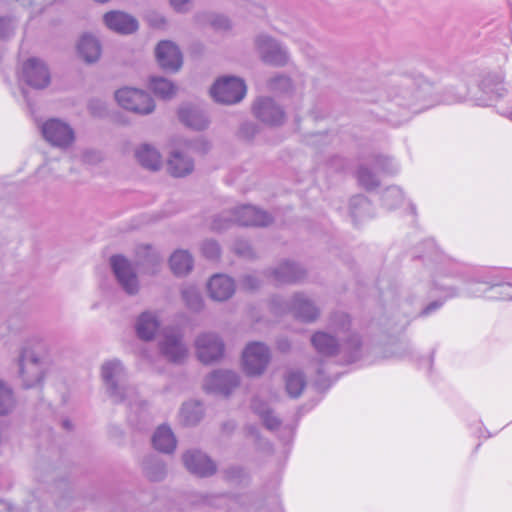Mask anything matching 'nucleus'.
<instances>
[{"mask_svg": "<svg viewBox=\"0 0 512 512\" xmlns=\"http://www.w3.org/2000/svg\"><path fill=\"white\" fill-rule=\"evenodd\" d=\"M169 265L175 275L184 276L192 270L193 258L187 250L178 249L170 256Z\"/></svg>", "mask_w": 512, "mask_h": 512, "instance_id": "obj_29", "label": "nucleus"}, {"mask_svg": "<svg viewBox=\"0 0 512 512\" xmlns=\"http://www.w3.org/2000/svg\"><path fill=\"white\" fill-rule=\"evenodd\" d=\"M137 161L146 169L156 171L162 166V157L159 151L149 145L142 144L135 150Z\"/></svg>", "mask_w": 512, "mask_h": 512, "instance_id": "obj_26", "label": "nucleus"}, {"mask_svg": "<svg viewBox=\"0 0 512 512\" xmlns=\"http://www.w3.org/2000/svg\"><path fill=\"white\" fill-rule=\"evenodd\" d=\"M241 135L246 139H252L257 133V127L253 123H244L240 129Z\"/></svg>", "mask_w": 512, "mask_h": 512, "instance_id": "obj_44", "label": "nucleus"}, {"mask_svg": "<svg viewBox=\"0 0 512 512\" xmlns=\"http://www.w3.org/2000/svg\"><path fill=\"white\" fill-rule=\"evenodd\" d=\"M284 383L287 394L291 398H297L306 386V379L300 370L289 369L284 375Z\"/></svg>", "mask_w": 512, "mask_h": 512, "instance_id": "obj_31", "label": "nucleus"}, {"mask_svg": "<svg viewBox=\"0 0 512 512\" xmlns=\"http://www.w3.org/2000/svg\"><path fill=\"white\" fill-rule=\"evenodd\" d=\"M96 2H99V3H105L107 2L108 0H95Z\"/></svg>", "mask_w": 512, "mask_h": 512, "instance_id": "obj_53", "label": "nucleus"}, {"mask_svg": "<svg viewBox=\"0 0 512 512\" xmlns=\"http://www.w3.org/2000/svg\"><path fill=\"white\" fill-rule=\"evenodd\" d=\"M210 94L216 102L235 104L240 102L246 94L244 81L235 76L219 78L210 89Z\"/></svg>", "mask_w": 512, "mask_h": 512, "instance_id": "obj_8", "label": "nucleus"}, {"mask_svg": "<svg viewBox=\"0 0 512 512\" xmlns=\"http://www.w3.org/2000/svg\"><path fill=\"white\" fill-rule=\"evenodd\" d=\"M254 47L260 59L266 64L283 67L290 61L287 48L266 33L255 36Z\"/></svg>", "mask_w": 512, "mask_h": 512, "instance_id": "obj_5", "label": "nucleus"}, {"mask_svg": "<svg viewBox=\"0 0 512 512\" xmlns=\"http://www.w3.org/2000/svg\"><path fill=\"white\" fill-rule=\"evenodd\" d=\"M245 5H246L247 7H254V6H255L252 2H250V1H248V0H245Z\"/></svg>", "mask_w": 512, "mask_h": 512, "instance_id": "obj_52", "label": "nucleus"}, {"mask_svg": "<svg viewBox=\"0 0 512 512\" xmlns=\"http://www.w3.org/2000/svg\"><path fill=\"white\" fill-rule=\"evenodd\" d=\"M390 161L388 158H380L377 160V163L376 165L378 167H381L383 170H385L386 172H389V173H392V172H395L397 170V168L391 164V167L390 166H386L384 163Z\"/></svg>", "mask_w": 512, "mask_h": 512, "instance_id": "obj_46", "label": "nucleus"}, {"mask_svg": "<svg viewBox=\"0 0 512 512\" xmlns=\"http://www.w3.org/2000/svg\"><path fill=\"white\" fill-rule=\"evenodd\" d=\"M207 290L211 299L215 301H226L235 292L234 280L224 274L212 276L207 284Z\"/></svg>", "mask_w": 512, "mask_h": 512, "instance_id": "obj_21", "label": "nucleus"}, {"mask_svg": "<svg viewBox=\"0 0 512 512\" xmlns=\"http://www.w3.org/2000/svg\"><path fill=\"white\" fill-rule=\"evenodd\" d=\"M155 55L159 66L166 71L177 72L182 67V54L178 46L171 41L159 42Z\"/></svg>", "mask_w": 512, "mask_h": 512, "instance_id": "obj_16", "label": "nucleus"}, {"mask_svg": "<svg viewBox=\"0 0 512 512\" xmlns=\"http://www.w3.org/2000/svg\"><path fill=\"white\" fill-rule=\"evenodd\" d=\"M160 354L172 363L180 364L188 356V347L180 330L172 327L164 328L158 339Z\"/></svg>", "mask_w": 512, "mask_h": 512, "instance_id": "obj_6", "label": "nucleus"}, {"mask_svg": "<svg viewBox=\"0 0 512 512\" xmlns=\"http://www.w3.org/2000/svg\"><path fill=\"white\" fill-rule=\"evenodd\" d=\"M251 409L259 416L267 429L275 430L280 426L281 422L274 415L270 403L267 402V395L264 393H260L252 399Z\"/></svg>", "mask_w": 512, "mask_h": 512, "instance_id": "obj_23", "label": "nucleus"}, {"mask_svg": "<svg viewBox=\"0 0 512 512\" xmlns=\"http://www.w3.org/2000/svg\"><path fill=\"white\" fill-rule=\"evenodd\" d=\"M194 347L198 360L203 364L217 362L224 356V342L214 332L200 333L195 339Z\"/></svg>", "mask_w": 512, "mask_h": 512, "instance_id": "obj_9", "label": "nucleus"}, {"mask_svg": "<svg viewBox=\"0 0 512 512\" xmlns=\"http://www.w3.org/2000/svg\"><path fill=\"white\" fill-rule=\"evenodd\" d=\"M105 25L119 34H131L138 29V21L121 11H110L103 16Z\"/></svg>", "mask_w": 512, "mask_h": 512, "instance_id": "obj_20", "label": "nucleus"}, {"mask_svg": "<svg viewBox=\"0 0 512 512\" xmlns=\"http://www.w3.org/2000/svg\"><path fill=\"white\" fill-rule=\"evenodd\" d=\"M179 117L185 125L195 130H204L209 125V118L205 111L192 105L182 106Z\"/></svg>", "mask_w": 512, "mask_h": 512, "instance_id": "obj_24", "label": "nucleus"}, {"mask_svg": "<svg viewBox=\"0 0 512 512\" xmlns=\"http://www.w3.org/2000/svg\"><path fill=\"white\" fill-rule=\"evenodd\" d=\"M14 30V23L10 18H0V38L9 37Z\"/></svg>", "mask_w": 512, "mask_h": 512, "instance_id": "obj_43", "label": "nucleus"}, {"mask_svg": "<svg viewBox=\"0 0 512 512\" xmlns=\"http://www.w3.org/2000/svg\"><path fill=\"white\" fill-rule=\"evenodd\" d=\"M306 276V271L297 263L284 261L271 271V277L279 284L296 283Z\"/></svg>", "mask_w": 512, "mask_h": 512, "instance_id": "obj_22", "label": "nucleus"}, {"mask_svg": "<svg viewBox=\"0 0 512 512\" xmlns=\"http://www.w3.org/2000/svg\"><path fill=\"white\" fill-rule=\"evenodd\" d=\"M441 305H442V302H439V301L432 302L431 304H429L428 306H426L423 309L422 314L423 315H428L432 311H434V310L438 309L439 307H441Z\"/></svg>", "mask_w": 512, "mask_h": 512, "instance_id": "obj_47", "label": "nucleus"}, {"mask_svg": "<svg viewBox=\"0 0 512 512\" xmlns=\"http://www.w3.org/2000/svg\"><path fill=\"white\" fill-rule=\"evenodd\" d=\"M40 129L44 139L48 143L61 149L70 147L75 140V133L72 127L57 118H51L45 121Z\"/></svg>", "mask_w": 512, "mask_h": 512, "instance_id": "obj_11", "label": "nucleus"}, {"mask_svg": "<svg viewBox=\"0 0 512 512\" xmlns=\"http://www.w3.org/2000/svg\"><path fill=\"white\" fill-rule=\"evenodd\" d=\"M211 25L215 29L228 30L231 28L230 20L224 15H213L210 19Z\"/></svg>", "mask_w": 512, "mask_h": 512, "instance_id": "obj_42", "label": "nucleus"}, {"mask_svg": "<svg viewBox=\"0 0 512 512\" xmlns=\"http://www.w3.org/2000/svg\"><path fill=\"white\" fill-rule=\"evenodd\" d=\"M170 3L175 10L183 12L188 10L190 0H170Z\"/></svg>", "mask_w": 512, "mask_h": 512, "instance_id": "obj_45", "label": "nucleus"}, {"mask_svg": "<svg viewBox=\"0 0 512 512\" xmlns=\"http://www.w3.org/2000/svg\"><path fill=\"white\" fill-rule=\"evenodd\" d=\"M160 328L159 316L156 312H142L135 320L134 329L137 337L142 341H152Z\"/></svg>", "mask_w": 512, "mask_h": 512, "instance_id": "obj_19", "label": "nucleus"}, {"mask_svg": "<svg viewBox=\"0 0 512 512\" xmlns=\"http://www.w3.org/2000/svg\"><path fill=\"white\" fill-rule=\"evenodd\" d=\"M183 463L192 474L207 477L216 471L215 463L199 450H188L182 456Z\"/></svg>", "mask_w": 512, "mask_h": 512, "instance_id": "obj_17", "label": "nucleus"}, {"mask_svg": "<svg viewBox=\"0 0 512 512\" xmlns=\"http://www.w3.org/2000/svg\"><path fill=\"white\" fill-rule=\"evenodd\" d=\"M51 346L40 337L28 338L19 348L15 360L17 377L25 389L38 388L44 383L50 364Z\"/></svg>", "mask_w": 512, "mask_h": 512, "instance_id": "obj_1", "label": "nucleus"}, {"mask_svg": "<svg viewBox=\"0 0 512 512\" xmlns=\"http://www.w3.org/2000/svg\"><path fill=\"white\" fill-rule=\"evenodd\" d=\"M350 214L355 220H362L372 216L371 203L363 195L351 198L349 203Z\"/></svg>", "mask_w": 512, "mask_h": 512, "instance_id": "obj_33", "label": "nucleus"}, {"mask_svg": "<svg viewBox=\"0 0 512 512\" xmlns=\"http://www.w3.org/2000/svg\"><path fill=\"white\" fill-rule=\"evenodd\" d=\"M110 265L121 288L129 295L139 291V281L131 263L121 255L110 258Z\"/></svg>", "mask_w": 512, "mask_h": 512, "instance_id": "obj_13", "label": "nucleus"}, {"mask_svg": "<svg viewBox=\"0 0 512 512\" xmlns=\"http://www.w3.org/2000/svg\"><path fill=\"white\" fill-rule=\"evenodd\" d=\"M146 476L152 481H160L166 475L164 463L157 458H149L144 462Z\"/></svg>", "mask_w": 512, "mask_h": 512, "instance_id": "obj_35", "label": "nucleus"}, {"mask_svg": "<svg viewBox=\"0 0 512 512\" xmlns=\"http://www.w3.org/2000/svg\"><path fill=\"white\" fill-rule=\"evenodd\" d=\"M101 51V44L95 36L85 34L80 38L78 52L85 62L94 63L99 60Z\"/></svg>", "mask_w": 512, "mask_h": 512, "instance_id": "obj_27", "label": "nucleus"}, {"mask_svg": "<svg viewBox=\"0 0 512 512\" xmlns=\"http://www.w3.org/2000/svg\"><path fill=\"white\" fill-rule=\"evenodd\" d=\"M236 251H237V253H239L242 256H250L251 255V249L247 244H243V248L240 246L237 247Z\"/></svg>", "mask_w": 512, "mask_h": 512, "instance_id": "obj_48", "label": "nucleus"}, {"mask_svg": "<svg viewBox=\"0 0 512 512\" xmlns=\"http://www.w3.org/2000/svg\"><path fill=\"white\" fill-rule=\"evenodd\" d=\"M118 104L126 110L147 115L154 111L155 103L151 96L143 90L124 87L115 92Z\"/></svg>", "mask_w": 512, "mask_h": 512, "instance_id": "obj_7", "label": "nucleus"}, {"mask_svg": "<svg viewBox=\"0 0 512 512\" xmlns=\"http://www.w3.org/2000/svg\"><path fill=\"white\" fill-rule=\"evenodd\" d=\"M17 399L12 386L0 379V416H6L16 408Z\"/></svg>", "mask_w": 512, "mask_h": 512, "instance_id": "obj_32", "label": "nucleus"}, {"mask_svg": "<svg viewBox=\"0 0 512 512\" xmlns=\"http://www.w3.org/2000/svg\"><path fill=\"white\" fill-rule=\"evenodd\" d=\"M271 309L275 314L291 312L297 319L312 323L320 316V309L315 302L303 293L294 294L290 300L276 296L271 301Z\"/></svg>", "mask_w": 512, "mask_h": 512, "instance_id": "obj_4", "label": "nucleus"}, {"mask_svg": "<svg viewBox=\"0 0 512 512\" xmlns=\"http://www.w3.org/2000/svg\"><path fill=\"white\" fill-rule=\"evenodd\" d=\"M202 253L209 259H215L220 253L219 245L214 240H205L201 245Z\"/></svg>", "mask_w": 512, "mask_h": 512, "instance_id": "obj_39", "label": "nucleus"}, {"mask_svg": "<svg viewBox=\"0 0 512 512\" xmlns=\"http://www.w3.org/2000/svg\"><path fill=\"white\" fill-rule=\"evenodd\" d=\"M290 86V78L285 75L275 76L269 81V87L273 90H287Z\"/></svg>", "mask_w": 512, "mask_h": 512, "instance_id": "obj_40", "label": "nucleus"}, {"mask_svg": "<svg viewBox=\"0 0 512 512\" xmlns=\"http://www.w3.org/2000/svg\"><path fill=\"white\" fill-rule=\"evenodd\" d=\"M194 162L187 154L174 150L167 162V169L174 177H183L193 171Z\"/></svg>", "mask_w": 512, "mask_h": 512, "instance_id": "obj_25", "label": "nucleus"}, {"mask_svg": "<svg viewBox=\"0 0 512 512\" xmlns=\"http://www.w3.org/2000/svg\"><path fill=\"white\" fill-rule=\"evenodd\" d=\"M278 348L281 351H287L290 348V343L286 339H281L278 341Z\"/></svg>", "mask_w": 512, "mask_h": 512, "instance_id": "obj_49", "label": "nucleus"}, {"mask_svg": "<svg viewBox=\"0 0 512 512\" xmlns=\"http://www.w3.org/2000/svg\"><path fill=\"white\" fill-rule=\"evenodd\" d=\"M203 417V406L198 401H188L181 408V418L186 425H195Z\"/></svg>", "mask_w": 512, "mask_h": 512, "instance_id": "obj_34", "label": "nucleus"}, {"mask_svg": "<svg viewBox=\"0 0 512 512\" xmlns=\"http://www.w3.org/2000/svg\"><path fill=\"white\" fill-rule=\"evenodd\" d=\"M152 443L155 449L163 453H172L177 445L175 435L167 425L159 426L153 434Z\"/></svg>", "mask_w": 512, "mask_h": 512, "instance_id": "obj_28", "label": "nucleus"}, {"mask_svg": "<svg viewBox=\"0 0 512 512\" xmlns=\"http://www.w3.org/2000/svg\"><path fill=\"white\" fill-rule=\"evenodd\" d=\"M254 116L263 124L279 126L285 121V112L272 98L260 97L252 107Z\"/></svg>", "mask_w": 512, "mask_h": 512, "instance_id": "obj_14", "label": "nucleus"}, {"mask_svg": "<svg viewBox=\"0 0 512 512\" xmlns=\"http://www.w3.org/2000/svg\"><path fill=\"white\" fill-rule=\"evenodd\" d=\"M182 298L190 310L199 311L203 307L201 294L199 290L192 285L182 289Z\"/></svg>", "mask_w": 512, "mask_h": 512, "instance_id": "obj_36", "label": "nucleus"}, {"mask_svg": "<svg viewBox=\"0 0 512 512\" xmlns=\"http://www.w3.org/2000/svg\"><path fill=\"white\" fill-rule=\"evenodd\" d=\"M403 192L399 187L391 186L384 190L382 202L389 209L398 207L403 202Z\"/></svg>", "mask_w": 512, "mask_h": 512, "instance_id": "obj_37", "label": "nucleus"}, {"mask_svg": "<svg viewBox=\"0 0 512 512\" xmlns=\"http://www.w3.org/2000/svg\"><path fill=\"white\" fill-rule=\"evenodd\" d=\"M226 227H227L226 224H219L217 220L214 221V224H213L214 229L220 230V229H224Z\"/></svg>", "mask_w": 512, "mask_h": 512, "instance_id": "obj_50", "label": "nucleus"}, {"mask_svg": "<svg viewBox=\"0 0 512 512\" xmlns=\"http://www.w3.org/2000/svg\"><path fill=\"white\" fill-rule=\"evenodd\" d=\"M240 384L238 373L227 369H217L209 373L203 381V388L209 393L230 395Z\"/></svg>", "mask_w": 512, "mask_h": 512, "instance_id": "obj_12", "label": "nucleus"}, {"mask_svg": "<svg viewBox=\"0 0 512 512\" xmlns=\"http://www.w3.org/2000/svg\"><path fill=\"white\" fill-rule=\"evenodd\" d=\"M149 89L159 98L169 100L178 91V87L169 79L162 76H152L149 79Z\"/></svg>", "mask_w": 512, "mask_h": 512, "instance_id": "obj_30", "label": "nucleus"}, {"mask_svg": "<svg viewBox=\"0 0 512 512\" xmlns=\"http://www.w3.org/2000/svg\"><path fill=\"white\" fill-rule=\"evenodd\" d=\"M100 375L105 393L114 403H125L135 412L143 406L137 390L125 384L126 371L120 360L110 359L105 361L101 365Z\"/></svg>", "mask_w": 512, "mask_h": 512, "instance_id": "obj_3", "label": "nucleus"}, {"mask_svg": "<svg viewBox=\"0 0 512 512\" xmlns=\"http://www.w3.org/2000/svg\"><path fill=\"white\" fill-rule=\"evenodd\" d=\"M63 426H64L65 428H67V429H70V426H71V425H70V422H69V421L65 420V421H63Z\"/></svg>", "mask_w": 512, "mask_h": 512, "instance_id": "obj_51", "label": "nucleus"}, {"mask_svg": "<svg viewBox=\"0 0 512 512\" xmlns=\"http://www.w3.org/2000/svg\"><path fill=\"white\" fill-rule=\"evenodd\" d=\"M270 359L269 348L261 342L249 343L242 353L243 368L250 376L263 374Z\"/></svg>", "mask_w": 512, "mask_h": 512, "instance_id": "obj_10", "label": "nucleus"}, {"mask_svg": "<svg viewBox=\"0 0 512 512\" xmlns=\"http://www.w3.org/2000/svg\"><path fill=\"white\" fill-rule=\"evenodd\" d=\"M22 78L31 87L43 89L50 83V72L42 60L29 58L23 64Z\"/></svg>", "mask_w": 512, "mask_h": 512, "instance_id": "obj_15", "label": "nucleus"}, {"mask_svg": "<svg viewBox=\"0 0 512 512\" xmlns=\"http://www.w3.org/2000/svg\"><path fill=\"white\" fill-rule=\"evenodd\" d=\"M260 283L261 281L257 276L253 274H247L242 277L240 287L245 290L251 291L258 288L260 286Z\"/></svg>", "mask_w": 512, "mask_h": 512, "instance_id": "obj_41", "label": "nucleus"}, {"mask_svg": "<svg viewBox=\"0 0 512 512\" xmlns=\"http://www.w3.org/2000/svg\"><path fill=\"white\" fill-rule=\"evenodd\" d=\"M351 321L347 314L337 313L333 315L329 323V331H317L311 337V343L315 350L324 356H333L340 349L356 351L360 347V338L351 332Z\"/></svg>", "mask_w": 512, "mask_h": 512, "instance_id": "obj_2", "label": "nucleus"}, {"mask_svg": "<svg viewBox=\"0 0 512 512\" xmlns=\"http://www.w3.org/2000/svg\"><path fill=\"white\" fill-rule=\"evenodd\" d=\"M357 178L359 184L365 189H373L378 186L379 181L376 175L367 166H360Z\"/></svg>", "mask_w": 512, "mask_h": 512, "instance_id": "obj_38", "label": "nucleus"}, {"mask_svg": "<svg viewBox=\"0 0 512 512\" xmlns=\"http://www.w3.org/2000/svg\"><path fill=\"white\" fill-rule=\"evenodd\" d=\"M231 221L243 226H266L272 221V218L265 211L254 206L245 205L233 212Z\"/></svg>", "mask_w": 512, "mask_h": 512, "instance_id": "obj_18", "label": "nucleus"}]
</instances>
